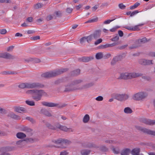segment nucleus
I'll return each mask as SVG.
<instances>
[{"instance_id":"1","label":"nucleus","mask_w":155,"mask_h":155,"mask_svg":"<svg viewBox=\"0 0 155 155\" xmlns=\"http://www.w3.org/2000/svg\"><path fill=\"white\" fill-rule=\"evenodd\" d=\"M27 94H31L32 98L35 101H38L41 100L42 96H48L47 93L44 90L41 89H32L26 91Z\"/></svg>"},{"instance_id":"2","label":"nucleus","mask_w":155,"mask_h":155,"mask_svg":"<svg viewBox=\"0 0 155 155\" xmlns=\"http://www.w3.org/2000/svg\"><path fill=\"white\" fill-rule=\"evenodd\" d=\"M68 70V68L58 69L53 71L47 72L43 73L41 74V76L42 77L45 78H52L62 74Z\"/></svg>"},{"instance_id":"3","label":"nucleus","mask_w":155,"mask_h":155,"mask_svg":"<svg viewBox=\"0 0 155 155\" xmlns=\"http://www.w3.org/2000/svg\"><path fill=\"white\" fill-rule=\"evenodd\" d=\"M45 87V85L39 83H22L18 85V87L21 89L28 88L33 89L42 88Z\"/></svg>"},{"instance_id":"4","label":"nucleus","mask_w":155,"mask_h":155,"mask_svg":"<svg viewBox=\"0 0 155 155\" xmlns=\"http://www.w3.org/2000/svg\"><path fill=\"white\" fill-rule=\"evenodd\" d=\"M83 82V81L81 79L74 80L71 82V83L65 86L64 92L73 91L78 90V87L76 85Z\"/></svg>"},{"instance_id":"5","label":"nucleus","mask_w":155,"mask_h":155,"mask_svg":"<svg viewBox=\"0 0 155 155\" xmlns=\"http://www.w3.org/2000/svg\"><path fill=\"white\" fill-rule=\"evenodd\" d=\"M142 74L141 73H123L120 74L118 79L128 80L137 77L141 76Z\"/></svg>"},{"instance_id":"6","label":"nucleus","mask_w":155,"mask_h":155,"mask_svg":"<svg viewBox=\"0 0 155 155\" xmlns=\"http://www.w3.org/2000/svg\"><path fill=\"white\" fill-rule=\"evenodd\" d=\"M148 96L147 93L143 92H140L137 93L133 96V99L136 101H140L145 98Z\"/></svg>"},{"instance_id":"7","label":"nucleus","mask_w":155,"mask_h":155,"mask_svg":"<svg viewBox=\"0 0 155 155\" xmlns=\"http://www.w3.org/2000/svg\"><path fill=\"white\" fill-rule=\"evenodd\" d=\"M41 104L43 106L48 107H57L59 108H62L67 106V104H63L61 105H59L58 104L54 103L52 102H48L43 101L41 102Z\"/></svg>"},{"instance_id":"8","label":"nucleus","mask_w":155,"mask_h":155,"mask_svg":"<svg viewBox=\"0 0 155 155\" xmlns=\"http://www.w3.org/2000/svg\"><path fill=\"white\" fill-rule=\"evenodd\" d=\"M129 97V95L126 94H116L114 95V98L119 101H122L127 99Z\"/></svg>"},{"instance_id":"9","label":"nucleus","mask_w":155,"mask_h":155,"mask_svg":"<svg viewBox=\"0 0 155 155\" xmlns=\"http://www.w3.org/2000/svg\"><path fill=\"white\" fill-rule=\"evenodd\" d=\"M135 127L137 130L141 131L144 133L154 135L155 132L154 131H152L146 128L142 127L140 126H136Z\"/></svg>"},{"instance_id":"10","label":"nucleus","mask_w":155,"mask_h":155,"mask_svg":"<svg viewBox=\"0 0 155 155\" xmlns=\"http://www.w3.org/2000/svg\"><path fill=\"white\" fill-rule=\"evenodd\" d=\"M140 121L143 124L149 125H153L155 124V120H151L146 118H141Z\"/></svg>"},{"instance_id":"11","label":"nucleus","mask_w":155,"mask_h":155,"mask_svg":"<svg viewBox=\"0 0 155 155\" xmlns=\"http://www.w3.org/2000/svg\"><path fill=\"white\" fill-rule=\"evenodd\" d=\"M152 60H147L145 59H141L139 60L138 63L141 65L146 66L153 64Z\"/></svg>"},{"instance_id":"12","label":"nucleus","mask_w":155,"mask_h":155,"mask_svg":"<svg viewBox=\"0 0 155 155\" xmlns=\"http://www.w3.org/2000/svg\"><path fill=\"white\" fill-rule=\"evenodd\" d=\"M34 141V140L31 138H26L25 140H20L16 142V144L18 145H22L28 143H33Z\"/></svg>"},{"instance_id":"13","label":"nucleus","mask_w":155,"mask_h":155,"mask_svg":"<svg viewBox=\"0 0 155 155\" xmlns=\"http://www.w3.org/2000/svg\"><path fill=\"white\" fill-rule=\"evenodd\" d=\"M123 59V56L122 55H119L114 57L111 61L110 64L112 65H115L116 63L119 61H121Z\"/></svg>"},{"instance_id":"14","label":"nucleus","mask_w":155,"mask_h":155,"mask_svg":"<svg viewBox=\"0 0 155 155\" xmlns=\"http://www.w3.org/2000/svg\"><path fill=\"white\" fill-rule=\"evenodd\" d=\"M40 112L48 117H51L52 116L51 114L45 108H42L40 110Z\"/></svg>"},{"instance_id":"15","label":"nucleus","mask_w":155,"mask_h":155,"mask_svg":"<svg viewBox=\"0 0 155 155\" xmlns=\"http://www.w3.org/2000/svg\"><path fill=\"white\" fill-rule=\"evenodd\" d=\"M101 31L100 30H96L94 31L93 35L95 39L99 38L101 36Z\"/></svg>"},{"instance_id":"16","label":"nucleus","mask_w":155,"mask_h":155,"mask_svg":"<svg viewBox=\"0 0 155 155\" xmlns=\"http://www.w3.org/2000/svg\"><path fill=\"white\" fill-rule=\"evenodd\" d=\"M80 73V70L77 69L71 71L70 74L71 76L74 77L79 75Z\"/></svg>"},{"instance_id":"17","label":"nucleus","mask_w":155,"mask_h":155,"mask_svg":"<svg viewBox=\"0 0 155 155\" xmlns=\"http://www.w3.org/2000/svg\"><path fill=\"white\" fill-rule=\"evenodd\" d=\"M140 150L139 148L136 147L133 149L131 151V153L132 155H139Z\"/></svg>"},{"instance_id":"18","label":"nucleus","mask_w":155,"mask_h":155,"mask_svg":"<svg viewBox=\"0 0 155 155\" xmlns=\"http://www.w3.org/2000/svg\"><path fill=\"white\" fill-rule=\"evenodd\" d=\"M16 57L9 53H5V58L9 59H15Z\"/></svg>"},{"instance_id":"19","label":"nucleus","mask_w":155,"mask_h":155,"mask_svg":"<svg viewBox=\"0 0 155 155\" xmlns=\"http://www.w3.org/2000/svg\"><path fill=\"white\" fill-rule=\"evenodd\" d=\"M15 110L16 112L19 113H21V111L25 112L26 110L25 108L20 107H15Z\"/></svg>"},{"instance_id":"20","label":"nucleus","mask_w":155,"mask_h":155,"mask_svg":"<svg viewBox=\"0 0 155 155\" xmlns=\"http://www.w3.org/2000/svg\"><path fill=\"white\" fill-rule=\"evenodd\" d=\"M140 46V45L138 44L137 41L135 42L134 44L129 47V49H135Z\"/></svg>"},{"instance_id":"21","label":"nucleus","mask_w":155,"mask_h":155,"mask_svg":"<svg viewBox=\"0 0 155 155\" xmlns=\"http://www.w3.org/2000/svg\"><path fill=\"white\" fill-rule=\"evenodd\" d=\"M130 152V150L128 148L123 149L121 151V155H128Z\"/></svg>"},{"instance_id":"22","label":"nucleus","mask_w":155,"mask_h":155,"mask_svg":"<svg viewBox=\"0 0 155 155\" xmlns=\"http://www.w3.org/2000/svg\"><path fill=\"white\" fill-rule=\"evenodd\" d=\"M95 58L97 60H99L104 58V55L102 52H98L95 55Z\"/></svg>"},{"instance_id":"23","label":"nucleus","mask_w":155,"mask_h":155,"mask_svg":"<svg viewBox=\"0 0 155 155\" xmlns=\"http://www.w3.org/2000/svg\"><path fill=\"white\" fill-rule=\"evenodd\" d=\"M16 136L18 138L22 139L25 137H26V135L23 133L18 132Z\"/></svg>"},{"instance_id":"24","label":"nucleus","mask_w":155,"mask_h":155,"mask_svg":"<svg viewBox=\"0 0 155 155\" xmlns=\"http://www.w3.org/2000/svg\"><path fill=\"white\" fill-rule=\"evenodd\" d=\"M46 126L48 127L49 129H51V130H55L56 129V128L55 126H53L50 123L47 122L45 124Z\"/></svg>"},{"instance_id":"25","label":"nucleus","mask_w":155,"mask_h":155,"mask_svg":"<svg viewBox=\"0 0 155 155\" xmlns=\"http://www.w3.org/2000/svg\"><path fill=\"white\" fill-rule=\"evenodd\" d=\"M59 129H60L61 130L67 132L68 131V130H71V131H72L71 129V128H68L66 127L65 126H63L62 125H61L60 126V127H59Z\"/></svg>"},{"instance_id":"26","label":"nucleus","mask_w":155,"mask_h":155,"mask_svg":"<svg viewBox=\"0 0 155 155\" xmlns=\"http://www.w3.org/2000/svg\"><path fill=\"white\" fill-rule=\"evenodd\" d=\"M138 44L140 45L141 43H144L147 42V38H142L140 39L137 41Z\"/></svg>"},{"instance_id":"27","label":"nucleus","mask_w":155,"mask_h":155,"mask_svg":"<svg viewBox=\"0 0 155 155\" xmlns=\"http://www.w3.org/2000/svg\"><path fill=\"white\" fill-rule=\"evenodd\" d=\"M124 112L126 114H131L133 111L130 107H126L124 109Z\"/></svg>"},{"instance_id":"28","label":"nucleus","mask_w":155,"mask_h":155,"mask_svg":"<svg viewBox=\"0 0 155 155\" xmlns=\"http://www.w3.org/2000/svg\"><path fill=\"white\" fill-rule=\"evenodd\" d=\"M86 41H87V37H83L80 40V43L82 45L84 44Z\"/></svg>"},{"instance_id":"29","label":"nucleus","mask_w":155,"mask_h":155,"mask_svg":"<svg viewBox=\"0 0 155 155\" xmlns=\"http://www.w3.org/2000/svg\"><path fill=\"white\" fill-rule=\"evenodd\" d=\"M98 17H96L92 19H90L88 20V23L97 22L98 21Z\"/></svg>"},{"instance_id":"30","label":"nucleus","mask_w":155,"mask_h":155,"mask_svg":"<svg viewBox=\"0 0 155 155\" xmlns=\"http://www.w3.org/2000/svg\"><path fill=\"white\" fill-rule=\"evenodd\" d=\"M100 150L103 152H105L108 151V149L105 146H103L101 147Z\"/></svg>"},{"instance_id":"31","label":"nucleus","mask_w":155,"mask_h":155,"mask_svg":"<svg viewBox=\"0 0 155 155\" xmlns=\"http://www.w3.org/2000/svg\"><path fill=\"white\" fill-rule=\"evenodd\" d=\"M144 25L143 24H141L135 26L134 27H133V31H138L140 30L139 28V26H141Z\"/></svg>"},{"instance_id":"32","label":"nucleus","mask_w":155,"mask_h":155,"mask_svg":"<svg viewBox=\"0 0 155 155\" xmlns=\"http://www.w3.org/2000/svg\"><path fill=\"white\" fill-rule=\"evenodd\" d=\"M44 6V5L40 3H38L36 5H35L34 6V8L35 9H37L39 8H41L43 7Z\"/></svg>"},{"instance_id":"33","label":"nucleus","mask_w":155,"mask_h":155,"mask_svg":"<svg viewBox=\"0 0 155 155\" xmlns=\"http://www.w3.org/2000/svg\"><path fill=\"white\" fill-rule=\"evenodd\" d=\"M140 5V3L137 2L136 3L130 7V9L131 10L137 8Z\"/></svg>"},{"instance_id":"34","label":"nucleus","mask_w":155,"mask_h":155,"mask_svg":"<svg viewBox=\"0 0 155 155\" xmlns=\"http://www.w3.org/2000/svg\"><path fill=\"white\" fill-rule=\"evenodd\" d=\"M78 61L80 62H87V57H84L78 59Z\"/></svg>"},{"instance_id":"35","label":"nucleus","mask_w":155,"mask_h":155,"mask_svg":"<svg viewBox=\"0 0 155 155\" xmlns=\"http://www.w3.org/2000/svg\"><path fill=\"white\" fill-rule=\"evenodd\" d=\"M25 102L28 105L30 106H34L35 105V102L34 101L27 100L25 101Z\"/></svg>"},{"instance_id":"36","label":"nucleus","mask_w":155,"mask_h":155,"mask_svg":"<svg viewBox=\"0 0 155 155\" xmlns=\"http://www.w3.org/2000/svg\"><path fill=\"white\" fill-rule=\"evenodd\" d=\"M88 147H89L90 148H97V147L95 144L92 143H88Z\"/></svg>"},{"instance_id":"37","label":"nucleus","mask_w":155,"mask_h":155,"mask_svg":"<svg viewBox=\"0 0 155 155\" xmlns=\"http://www.w3.org/2000/svg\"><path fill=\"white\" fill-rule=\"evenodd\" d=\"M52 142L56 144H59L62 143V139H59L57 140H53Z\"/></svg>"},{"instance_id":"38","label":"nucleus","mask_w":155,"mask_h":155,"mask_svg":"<svg viewBox=\"0 0 155 155\" xmlns=\"http://www.w3.org/2000/svg\"><path fill=\"white\" fill-rule=\"evenodd\" d=\"M109 47H110L109 44H107L104 45H101L98 47L99 49H104Z\"/></svg>"},{"instance_id":"39","label":"nucleus","mask_w":155,"mask_h":155,"mask_svg":"<svg viewBox=\"0 0 155 155\" xmlns=\"http://www.w3.org/2000/svg\"><path fill=\"white\" fill-rule=\"evenodd\" d=\"M40 62V59L36 58H32V62L33 63H38Z\"/></svg>"},{"instance_id":"40","label":"nucleus","mask_w":155,"mask_h":155,"mask_svg":"<svg viewBox=\"0 0 155 155\" xmlns=\"http://www.w3.org/2000/svg\"><path fill=\"white\" fill-rule=\"evenodd\" d=\"M119 39V37L117 35L114 37L111 38L110 40L112 41H115V42H117V41H118Z\"/></svg>"},{"instance_id":"41","label":"nucleus","mask_w":155,"mask_h":155,"mask_svg":"<svg viewBox=\"0 0 155 155\" xmlns=\"http://www.w3.org/2000/svg\"><path fill=\"white\" fill-rule=\"evenodd\" d=\"M64 82V80L63 79H61L56 80L54 84H55L58 85L61 83H62Z\"/></svg>"},{"instance_id":"42","label":"nucleus","mask_w":155,"mask_h":155,"mask_svg":"<svg viewBox=\"0 0 155 155\" xmlns=\"http://www.w3.org/2000/svg\"><path fill=\"white\" fill-rule=\"evenodd\" d=\"M62 143H68L70 144L71 143V142L67 139H62Z\"/></svg>"},{"instance_id":"43","label":"nucleus","mask_w":155,"mask_h":155,"mask_svg":"<svg viewBox=\"0 0 155 155\" xmlns=\"http://www.w3.org/2000/svg\"><path fill=\"white\" fill-rule=\"evenodd\" d=\"M102 41L101 38L98 39L95 42L94 44L95 45H97L102 42Z\"/></svg>"},{"instance_id":"44","label":"nucleus","mask_w":155,"mask_h":155,"mask_svg":"<svg viewBox=\"0 0 155 155\" xmlns=\"http://www.w3.org/2000/svg\"><path fill=\"white\" fill-rule=\"evenodd\" d=\"M7 30L5 29H0V34L2 35H5L7 33Z\"/></svg>"},{"instance_id":"45","label":"nucleus","mask_w":155,"mask_h":155,"mask_svg":"<svg viewBox=\"0 0 155 155\" xmlns=\"http://www.w3.org/2000/svg\"><path fill=\"white\" fill-rule=\"evenodd\" d=\"M0 113L2 114H5L7 113L6 110L5 109L1 108L0 107Z\"/></svg>"},{"instance_id":"46","label":"nucleus","mask_w":155,"mask_h":155,"mask_svg":"<svg viewBox=\"0 0 155 155\" xmlns=\"http://www.w3.org/2000/svg\"><path fill=\"white\" fill-rule=\"evenodd\" d=\"M120 43L118 42H114L113 43L109 44V45L110 46V47H111L118 45Z\"/></svg>"},{"instance_id":"47","label":"nucleus","mask_w":155,"mask_h":155,"mask_svg":"<svg viewBox=\"0 0 155 155\" xmlns=\"http://www.w3.org/2000/svg\"><path fill=\"white\" fill-rule=\"evenodd\" d=\"M11 0H0V3H11Z\"/></svg>"},{"instance_id":"48","label":"nucleus","mask_w":155,"mask_h":155,"mask_svg":"<svg viewBox=\"0 0 155 155\" xmlns=\"http://www.w3.org/2000/svg\"><path fill=\"white\" fill-rule=\"evenodd\" d=\"M119 8L121 9H124L126 8V6L123 4V3H120L118 5Z\"/></svg>"},{"instance_id":"49","label":"nucleus","mask_w":155,"mask_h":155,"mask_svg":"<svg viewBox=\"0 0 155 155\" xmlns=\"http://www.w3.org/2000/svg\"><path fill=\"white\" fill-rule=\"evenodd\" d=\"M26 119L30 121H31L32 123H34L35 122V120L33 119L32 118L30 117H27L26 118Z\"/></svg>"},{"instance_id":"50","label":"nucleus","mask_w":155,"mask_h":155,"mask_svg":"<svg viewBox=\"0 0 155 155\" xmlns=\"http://www.w3.org/2000/svg\"><path fill=\"white\" fill-rule=\"evenodd\" d=\"M87 86L86 84L80 87H78V90H81L86 89L87 88Z\"/></svg>"},{"instance_id":"51","label":"nucleus","mask_w":155,"mask_h":155,"mask_svg":"<svg viewBox=\"0 0 155 155\" xmlns=\"http://www.w3.org/2000/svg\"><path fill=\"white\" fill-rule=\"evenodd\" d=\"M95 84L94 81H92L89 82L88 83V88L90 87L93 86Z\"/></svg>"},{"instance_id":"52","label":"nucleus","mask_w":155,"mask_h":155,"mask_svg":"<svg viewBox=\"0 0 155 155\" xmlns=\"http://www.w3.org/2000/svg\"><path fill=\"white\" fill-rule=\"evenodd\" d=\"M139 12V11L138 10H135L132 12H131V14H130V16L132 17L136 14Z\"/></svg>"},{"instance_id":"53","label":"nucleus","mask_w":155,"mask_h":155,"mask_svg":"<svg viewBox=\"0 0 155 155\" xmlns=\"http://www.w3.org/2000/svg\"><path fill=\"white\" fill-rule=\"evenodd\" d=\"M8 74H16L18 73L16 71H8L7 72Z\"/></svg>"},{"instance_id":"54","label":"nucleus","mask_w":155,"mask_h":155,"mask_svg":"<svg viewBox=\"0 0 155 155\" xmlns=\"http://www.w3.org/2000/svg\"><path fill=\"white\" fill-rule=\"evenodd\" d=\"M120 27L118 26H116L115 27H114L112 29H110V31L111 32H114L116 31L117 29L119 28Z\"/></svg>"},{"instance_id":"55","label":"nucleus","mask_w":155,"mask_h":155,"mask_svg":"<svg viewBox=\"0 0 155 155\" xmlns=\"http://www.w3.org/2000/svg\"><path fill=\"white\" fill-rule=\"evenodd\" d=\"M40 39V37L39 36H36L34 37H32L31 38V40H35L38 39Z\"/></svg>"},{"instance_id":"56","label":"nucleus","mask_w":155,"mask_h":155,"mask_svg":"<svg viewBox=\"0 0 155 155\" xmlns=\"http://www.w3.org/2000/svg\"><path fill=\"white\" fill-rule=\"evenodd\" d=\"M82 155H87V150H82L81 151Z\"/></svg>"},{"instance_id":"57","label":"nucleus","mask_w":155,"mask_h":155,"mask_svg":"<svg viewBox=\"0 0 155 155\" xmlns=\"http://www.w3.org/2000/svg\"><path fill=\"white\" fill-rule=\"evenodd\" d=\"M8 116L14 119V118L15 117H14L15 116V114L13 113H11L9 114H8Z\"/></svg>"},{"instance_id":"58","label":"nucleus","mask_w":155,"mask_h":155,"mask_svg":"<svg viewBox=\"0 0 155 155\" xmlns=\"http://www.w3.org/2000/svg\"><path fill=\"white\" fill-rule=\"evenodd\" d=\"M53 18V16L51 15H48L46 18V19L47 21H49L52 19Z\"/></svg>"},{"instance_id":"59","label":"nucleus","mask_w":155,"mask_h":155,"mask_svg":"<svg viewBox=\"0 0 155 155\" xmlns=\"http://www.w3.org/2000/svg\"><path fill=\"white\" fill-rule=\"evenodd\" d=\"M148 55L152 57H155V52H150L148 53Z\"/></svg>"},{"instance_id":"60","label":"nucleus","mask_w":155,"mask_h":155,"mask_svg":"<svg viewBox=\"0 0 155 155\" xmlns=\"http://www.w3.org/2000/svg\"><path fill=\"white\" fill-rule=\"evenodd\" d=\"M103 98L101 96H99L96 98V100L98 101H102L103 100Z\"/></svg>"},{"instance_id":"61","label":"nucleus","mask_w":155,"mask_h":155,"mask_svg":"<svg viewBox=\"0 0 155 155\" xmlns=\"http://www.w3.org/2000/svg\"><path fill=\"white\" fill-rule=\"evenodd\" d=\"M93 37V36L92 34H91L89 36H88V42L91 41L92 40Z\"/></svg>"},{"instance_id":"62","label":"nucleus","mask_w":155,"mask_h":155,"mask_svg":"<svg viewBox=\"0 0 155 155\" xmlns=\"http://www.w3.org/2000/svg\"><path fill=\"white\" fill-rule=\"evenodd\" d=\"M127 45H122V46H119L117 47V48L119 49L122 50V49H124L125 48L127 47Z\"/></svg>"},{"instance_id":"63","label":"nucleus","mask_w":155,"mask_h":155,"mask_svg":"<svg viewBox=\"0 0 155 155\" xmlns=\"http://www.w3.org/2000/svg\"><path fill=\"white\" fill-rule=\"evenodd\" d=\"M55 13L57 17H60L61 16L62 13L60 11H56Z\"/></svg>"},{"instance_id":"64","label":"nucleus","mask_w":155,"mask_h":155,"mask_svg":"<svg viewBox=\"0 0 155 155\" xmlns=\"http://www.w3.org/2000/svg\"><path fill=\"white\" fill-rule=\"evenodd\" d=\"M113 151L114 153L118 154L119 153V150L118 149L113 148Z\"/></svg>"}]
</instances>
